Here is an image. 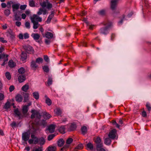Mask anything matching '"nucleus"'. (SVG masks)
<instances>
[{"instance_id": "obj_33", "label": "nucleus", "mask_w": 151, "mask_h": 151, "mask_svg": "<svg viewBox=\"0 0 151 151\" xmlns=\"http://www.w3.org/2000/svg\"><path fill=\"white\" fill-rule=\"evenodd\" d=\"M38 143L41 145H43L45 143L44 138L43 137L40 138Z\"/></svg>"}, {"instance_id": "obj_14", "label": "nucleus", "mask_w": 151, "mask_h": 151, "mask_svg": "<svg viewBox=\"0 0 151 151\" xmlns=\"http://www.w3.org/2000/svg\"><path fill=\"white\" fill-rule=\"evenodd\" d=\"M14 112L15 114V116L18 117L19 119H20L22 116L19 111L18 109H14Z\"/></svg>"}, {"instance_id": "obj_36", "label": "nucleus", "mask_w": 151, "mask_h": 151, "mask_svg": "<svg viewBox=\"0 0 151 151\" xmlns=\"http://www.w3.org/2000/svg\"><path fill=\"white\" fill-rule=\"evenodd\" d=\"M98 14L101 16H104L105 15L106 12L105 9H102L98 12Z\"/></svg>"}, {"instance_id": "obj_51", "label": "nucleus", "mask_w": 151, "mask_h": 151, "mask_svg": "<svg viewBox=\"0 0 151 151\" xmlns=\"http://www.w3.org/2000/svg\"><path fill=\"white\" fill-rule=\"evenodd\" d=\"M103 145L100 147L96 148V150L97 151H106V150L104 149L103 148Z\"/></svg>"}, {"instance_id": "obj_49", "label": "nucleus", "mask_w": 151, "mask_h": 151, "mask_svg": "<svg viewBox=\"0 0 151 151\" xmlns=\"http://www.w3.org/2000/svg\"><path fill=\"white\" fill-rule=\"evenodd\" d=\"M125 16L124 14H123L122 16V18L118 22V24L119 25L121 24L122 22L124 20V18L125 17Z\"/></svg>"}, {"instance_id": "obj_8", "label": "nucleus", "mask_w": 151, "mask_h": 151, "mask_svg": "<svg viewBox=\"0 0 151 151\" xmlns=\"http://www.w3.org/2000/svg\"><path fill=\"white\" fill-rule=\"evenodd\" d=\"M25 49L27 52L28 53H32L34 50L32 47L29 45L25 47Z\"/></svg>"}, {"instance_id": "obj_40", "label": "nucleus", "mask_w": 151, "mask_h": 151, "mask_svg": "<svg viewBox=\"0 0 151 151\" xmlns=\"http://www.w3.org/2000/svg\"><path fill=\"white\" fill-rule=\"evenodd\" d=\"M52 78L51 77H49L47 82L48 86L51 85L52 84Z\"/></svg>"}, {"instance_id": "obj_32", "label": "nucleus", "mask_w": 151, "mask_h": 151, "mask_svg": "<svg viewBox=\"0 0 151 151\" xmlns=\"http://www.w3.org/2000/svg\"><path fill=\"white\" fill-rule=\"evenodd\" d=\"M64 141L62 139H59L58 142V145L59 146L62 147L64 144Z\"/></svg>"}, {"instance_id": "obj_62", "label": "nucleus", "mask_w": 151, "mask_h": 151, "mask_svg": "<svg viewBox=\"0 0 151 151\" xmlns=\"http://www.w3.org/2000/svg\"><path fill=\"white\" fill-rule=\"evenodd\" d=\"M43 8H40L39 9L38 12L37 13V14L38 15H40L43 13Z\"/></svg>"}, {"instance_id": "obj_23", "label": "nucleus", "mask_w": 151, "mask_h": 151, "mask_svg": "<svg viewBox=\"0 0 151 151\" xmlns=\"http://www.w3.org/2000/svg\"><path fill=\"white\" fill-rule=\"evenodd\" d=\"M27 54L24 52H22L21 55V59L22 61H24L26 60L27 57Z\"/></svg>"}, {"instance_id": "obj_6", "label": "nucleus", "mask_w": 151, "mask_h": 151, "mask_svg": "<svg viewBox=\"0 0 151 151\" xmlns=\"http://www.w3.org/2000/svg\"><path fill=\"white\" fill-rule=\"evenodd\" d=\"M30 132H24L22 134V138L24 142H27L29 138Z\"/></svg>"}, {"instance_id": "obj_24", "label": "nucleus", "mask_w": 151, "mask_h": 151, "mask_svg": "<svg viewBox=\"0 0 151 151\" xmlns=\"http://www.w3.org/2000/svg\"><path fill=\"white\" fill-rule=\"evenodd\" d=\"M8 65L10 68L14 67L16 66L15 63L12 60H10L8 62Z\"/></svg>"}, {"instance_id": "obj_39", "label": "nucleus", "mask_w": 151, "mask_h": 151, "mask_svg": "<svg viewBox=\"0 0 151 151\" xmlns=\"http://www.w3.org/2000/svg\"><path fill=\"white\" fill-rule=\"evenodd\" d=\"M10 102L9 101H7L5 104L4 108L6 109H7L10 108Z\"/></svg>"}, {"instance_id": "obj_19", "label": "nucleus", "mask_w": 151, "mask_h": 151, "mask_svg": "<svg viewBox=\"0 0 151 151\" xmlns=\"http://www.w3.org/2000/svg\"><path fill=\"white\" fill-rule=\"evenodd\" d=\"M16 101L17 102H21L23 99L22 96L20 94L17 95L15 98Z\"/></svg>"}, {"instance_id": "obj_54", "label": "nucleus", "mask_w": 151, "mask_h": 151, "mask_svg": "<svg viewBox=\"0 0 151 151\" xmlns=\"http://www.w3.org/2000/svg\"><path fill=\"white\" fill-rule=\"evenodd\" d=\"M73 140L71 138H69L66 140V144H70L73 141Z\"/></svg>"}, {"instance_id": "obj_43", "label": "nucleus", "mask_w": 151, "mask_h": 151, "mask_svg": "<svg viewBox=\"0 0 151 151\" xmlns=\"http://www.w3.org/2000/svg\"><path fill=\"white\" fill-rule=\"evenodd\" d=\"M18 71L19 73L23 74L24 73L25 71L23 67H21L19 69Z\"/></svg>"}, {"instance_id": "obj_42", "label": "nucleus", "mask_w": 151, "mask_h": 151, "mask_svg": "<svg viewBox=\"0 0 151 151\" xmlns=\"http://www.w3.org/2000/svg\"><path fill=\"white\" fill-rule=\"evenodd\" d=\"M4 12L6 16H8L10 14V9H6L4 10Z\"/></svg>"}, {"instance_id": "obj_28", "label": "nucleus", "mask_w": 151, "mask_h": 151, "mask_svg": "<svg viewBox=\"0 0 151 151\" xmlns=\"http://www.w3.org/2000/svg\"><path fill=\"white\" fill-rule=\"evenodd\" d=\"M33 97L36 100L39 99V94L38 92L35 91L32 93Z\"/></svg>"}, {"instance_id": "obj_25", "label": "nucleus", "mask_w": 151, "mask_h": 151, "mask_svg": "<svg viewBox=\"0 0 151 151\" xmlns=\"http://www.w3.org/2000/svg\"><path fill=\"white\" fill-rule=\"evenodd\" d=\"M14 17L16 20L20 21L21 19L20 15H19L17 14L16 12H14Z\"/></svg>"}, {"instance_id": "obj_16", "label": "nucleus", "mask_w": 151, "mask_h": 151, "mask_svg": "<svg viewBox=\"0 0 151 151\" xmlns=\"http://www.w3.org/2000/svg\"><path fill=\"white\" fill-rule=\"evenodd\" d=\"M30 19L31 21L33 23V28L34 29H36L38 28V23L37 22H36V21L34 20L33 19H31L30 18Z\"/></svg>"}, {"instance_id": "obj_58", "label": "nucleus", "mask_w": 151, "mask_h": 151, "mask_svg": "<svg viewBox=\"0 0 151 151\" xmlns=\"http://www.w3.org/2000/svg\"><path fill=\"white\" fill-rule=\"evenodd\" d=\"M85 23L87 25L89 26V28L91 30H92L93 29V27H94V25H91L89 23V22L87 21H86Z\"/></svg>"}, {"instance_id": "obj_30", "label": "nucleus", "mask_w": 151, "mask_h": 151, "mask_svg": "<svg viewBox=\"0 0 151 151\" xmlns=\"http://www.w3.org/2000/svg\"><path fill=\"white\" fill-rule=\"evenodd\" d=\"M109 138H106L105 139L104 143L107 145H109L111 143V141Z\"/></svg>"}, {"instance_id": "obj_3", "label": "nucleus", "mask_w": 151, "mask_h": 151, "mask_svg": "<svg viewBox=\"0 0 151 151\" xmlns=\"http://www.w3.org/2000/svg\"><path fill=\"white\" fill-rule=\"evenodd\" d=\"M142 1L144 2V7L142 9L143 14L145 15L149 16H150L151 12H150V4L148 0H142Z\"/></svg>"}, {"instance_id": "obj_2", "label": "nucleus", "mask_w": 151, "mask_h": 151, "mask_svg": "<svg viewBox=\"0 0 151 151\" xmlns=\"http://www.w3.org/2000/svg\"><path fill=\"white\" fill-rule=\"evenodd\" d=\"M47 122L44 119L40 120L37 122H36V124L33 123L32 125L33 129L37 130L39 129L38 126H41L43 128H45L47 125Z\"/></svg>"}, {"instance_id": "obj_17", "label": "nucleus", "mask_w": 151, "mask_h": 151, "mask_svg": "<svg viewBox=\"0 0 151 151\" xmlns=\"http://www.w3.org/2000/svg\"><path fill=\"white\" fill-rule=\"evenodd\" d=\"M55 114L58 116L60 115L62 113V110L60 108H57L54 110Z\"/></svg>"}, {"instance_id": "obj_21", "label": "nucleus", "mask_w": 151, "mask_h": 151, "mask_svg": "<svg viewBox=\"0 0 151 151\" xmlns=\"http://www.w3.org/2000/svg\"><path fill=\"white\" fill-rule=\"evenodd\" d=\"M25 79V76L24 75H20L18 77V80L20 83H22L24 82Z\"/></svg>"}, {"instance_id": "obj_29", "label": "nucleus", "mask_w": 151, "mask_h": 151, "mask_svg": "<svg viewBox=\"0 0 151 151\" xmlns=\"http://www.w3.org/2000/svg\"><path fill=\"white\" fill-rule=\"evenodd\" d=\"M65 126H61L59 129V132L61 134H64L65 133Z\"/></svg>"}, {"instance_id": "obj_48", "label": "nucleus", "mask_w": 151, "mask_h": 151, "mask_svg": "<svg viewBox=\"0 0 151 151\" xmlns=\"http://www.w3.org/2000/svg\"><path fill=\"white\" fill-rule=\"evenodd\" d=\"M55 136V135L54 134H52L49 135L48 137L47 140L48 141L51 140Z\"/></svg>"}, {"instance_id": "obj_11", "label": "nucleus", "mask_w": 151, "mask_h": 151, "mask_svg": "<svg viewBox=\"0 0 151 151\" xmlns=\"http://www.w3.org/2000/svg\"><path fill=\"white\" fill-rule=\"evenodd\" d=\"M55 126L53 124L50 125L48 127L47 130L50 133H53L55 131Z\"/></svg>"}, {"instance_id": "obj_27", "label": "nucleus", "mask_w": 151, "mask_h": 151, "mask_svg": "<svg viewBox=\"0 0 151 151\" xmlns=\"http://www.w3.org/2000/svg\"><path fill=\"white\" fill-rule=\"evenodd\" d=\"M81 130L82 133L83 135H85L87 132V128L86 126H83L81 128Z\"/></svg>"}, {"instance_id": "obj_52", "label": "nucleus", "mask_w": 151, "mask_h": 151, "mask_svg": "<svg viewBox=\"0 0 151 151\" xmlns=\"http://www.w3.org/2000/svg\"><path fill=\"white\" fill-rule=\"evenodd\" d=\"M48 151H55L56 148L54 147H49L47 148Z\"/></svg>"}, {"instance_id": "obj_59", "label": "nucleus", "mask_w": 151, "mask_h": 151, "mask_svg": "<svg viewBox=\"0 0 151 151\" xmlns=\"http://www.w3.org/2000/svg\"><path fill=\"white\" fill-rule=\"evenodd\" d=\"M78 46L79 47L82 46L83 47H86L87 44L85 42H82L78 44Z\"/></svg>"}, {"instance_id": "obj_4", "label": "nucleus", "mask_w": 151, "mask_h": 151, "mask_svg": "<svg viewBox=\"0 0 151 151\" xmlns=\"http://www.w3.org/2000/svg\"><path fill=\"white\" fill-rule=\"evenodd\" d=\"M4 50V48L2 47H0V60L3 61V63L1 64V66H4L7 63L8 60L9 55L4 53H1Z\"/></svg>"}, {"instance_id": "obj_20", "label": "nucleus", "mask_w": 151, "mask_h": 151, "mask_svg": "<svg viewBox=\"0 0 151 151\" xmlns=\"http://www.w3.org/2000/svg\"><path fill=\"white\" fill-rule=\"evenodd\" d=\"M45 36L48 39H51L53 37V35L51 32H47L45 33Z\"/></svg>"}, {"instance_id": "obj_5", "label": "nucleus", "mask_w": 151, "mask_h": 151, "mask_svg": "<svg viewBox=\"0 0 151 151\" xmlns=\"http://www.w3.org/2000/svg\"><path fill=\"white\" fill-rule=\"evenodd\" d=\"M93 140L96 144V148L100 147L101 146L103 145V142L101 141V139L99 137L96 136L93 138Z\"/></svg>"}, {"instance_id": "obj_53", "label": "nucleus", "mask_w": 151, "mask_h": 151, "mask_svg": "<svg viewBox=\"0 0 151 151\" xmlns=\"http://www.w3.org/2000/svg\"><path fill=\"white\" fill-rule=\"evenodd\" d=\"M13 3V2L11 1H8L6 5V6L7 7L8 9H11V4Z\"/></svg>"}, {"instance_id": "obj_12", "label": "nucleus", "mask_w": 151, "mask_h": 151, "mask_svg": "<svg viewBox=\"0 0 151 151\" xmlns=\"http://www.w3.org/2000/svg\"><path fill=\"white\" fill-rule=\"evenodd\" d=\"M31 19H33L34 20L36 21V22H41L42 21V18L39 17L38 15L36 14H34L32 17L30 18Z\"/></svg>"}, {"instance_id": "obj_22", "label": "nucleus", "mask_w": 151, "mask_h": 151, "mask_svg": "<svg viewBox=\"0 0 151 151\" xmlns=\"http://www.w3.org/2000/svg\"><path fill=\"white\" fill-rule=\"evenodd\" d=\"M86 147L87 148V150H92L93 149V146L92 143L89 142L86 144Z\"/></svg>"}, {"instance_id": "obj_46", "label": "nucleus", "mask_w": 151, "mask_h": 151, "mask_svg": "<svg viewBox=\"0 0 151 151\" xmlns=\"http://www.w3.org/2000/svg\"><path fill=\"white\" fill-rule=\"evenodd\" d=\"M29 4L31 7H34L35 6V2L33 0H29Z\"/></svg>"}, {"instance_id": "obj_13", "label": "nucleus", "mask_w": 151, "mask_h": 151, "mask_svg": "<svg viewBox=\"0 0 151 151\" xmlns=\"http://www.w3.org/2000/svg\"><path fill=\"white\" fill-rule=\"evenodd\" d=\"M19 4H13L12 5V11L13 13L16 12L17 10L19 9Z\"/></svg>"}, {"instance_id": "obj_50", "label": "nucleus", "mask_w": 151, "mask_h": 151, "mask_svg": "<svg viewBox=\"0 0 151 151\" xmlns=\"http://www.w3.org/2000/svg\"><path fill=\"white\" fill-rule=\"evenodd\" d=\"M83 145L82 144H79L76 147H75V149H81L83 148Z\"/></svg>"}, {"instance_id": "obj_7", "label": "nucleus", "mask_w": 151, "mask_h": 151, "mask_svg": "<svg viewBox=\"0 0 151 151\" xmlns=\"http://www.w3.org/2000/svg\"><path fill=\"white\" fill-rule=\"evenodd\" d=\"M116 130L115 129L112 130L109 133L108 135L109 138L114 139L116 137Z\"/></svg>"}, {"instance_id": "obj_63", "label": "nucleus", "mask_w": 151, "mask_h": 151, "mask_svg": "<svg viewBox=\"0 0 151 151\" xmlns=\"http://www.w3.org/2000/svg\"><path fill=\"white\" fill-rule=\"evenodd\" d=\"M47 3L45 1L43 2L42 3L40 4V5L42 6L43 8L45 7L46 6L47 4Z\"/></svg>"}, {"instance_id": "obj_60", "label": "nucleus", "mask_w": 151, "mask_h": 151, "mask_svg": "<svg viewBox=\"0 0 151 151\" xmlns=\"http://www.w3.org/2000/svg\"><path fill=\"white\" fill-rule=\"evenodd\" d=\"M55 11L54 10H52L51 12V14L48 16V17L52 19L54 16Z\"/></svg>"}, {"instance_id": "obj_35", "label": "nucleus", "mask_w": 151, "mask_h": 151, "mask_svg": "<svg viewBox=\"0 0 151 151\" xmlns=\"http://www.w3.org/2000/svg\"><path fill=\"white\" fill-rule=\"evenodd\" d=\"M8 32L9 34V35L10 38L13 39L15 38L14 35L13 33L12 30L11 29H10L9 31H8Z\"/></svg>"}, {"instance_id": "obj_18", "label": "nucleus", "mask_w": 151, "mask_h": 151, "mask_svg": "<svg viewBox=\"0 0 151 151\" xmlns=\"http://www.w3.org/2000/svg\"><path fill=\"white\" fill-rule=\"evenodd\" d=\"M46 99L45 101V103L49 106H50L52 104V101L51 99L48 98L46 95L45 96Z\"/></svg>"}, {"instance_id": "obj_9", "label": "nucleus", "mask_w": 151, "mask_h": 151, "mask_svg": "<svg viewBox=\"0 0 151 151\" xmlns=\"http://www.w3.org/2000/svg\"><path fill=\"white\" fill-rule=\"evenodd\" d=\"M117 5L116 0H112L111 1V8L113 10H114L116 9Z\"/></svg>"}, {"instance_id": "obj_37", "label": "nucleus", "mask_w": 151, "mask_h": 151, "mask_svg": "<svg viewBox=\"0 0 151 151\" xmlns=\"http://www.w3.org/2000/svg\"><path fill=\"white\" fill-rule=\"evenodd\" d=\"M111 122L112 123L113 125L115 126L118 128L119 129L120 125L116 123V120H113Z\"/></svg>"}, {"instance_id": "obj_10", "label": "nucleus", "mask_w": 151, "mask_h": 151, "mask_svg": "<svg viewBox=\"0 0 151 151\" xmlns=\"http://www.w3.org/2000/svg\"><path fill=\"white\" fill-rule=\"evenodd\" d=\"M42 116L43 118L45 119V120H47L50 118L51 115L50 114L45 111L42 112Z\"/></svg>"}, {"instance_id": "obj_26", "label": "nucleus", "mask_w": 151, "mask_h": 151, "mask_svg": "<svg viewBox=\"0 0 151 151\" xmlns=\"http://www.w3.org/2000/svg\"><path fill=\"white\" fill-rule=\"evenodd\" d=\"M31 36L35 40H38L40 37V35L37 33H32L31 35Z\"/></svg>"}, {"instance_id": "obj_64", "label": "nucleus", "mask_w": 151, "mask_h": 151, "mask_svg": "<svg viewBox=\"0 0 151 151\" xmlns=\"http://www.w3.org/2000/svg\"><path fill=\"white\" fill-rule=\"evenodd\" d=\"M32 151H43V150L42 147H40L35 150H33Z\"/></svg>"}, {"instance_id": "obj_38", "label": "nucleus", "mask_w": 151, "mask_h": 151, "mask_svg": "<svg viewBox=\"0 0 151 151\" xmlns=\"http://www.w3.org/2000/svg\"><path fill=\"white\" fill-rule=\"evenodd\" d=\"M22 112L24 114L26 113L28 111V106H23L22 108Z\"/></svg>"}, {"instance_id": "obj_57", "label": "nucleus", "mask_w": 151, "mask_h": 151, "mask_svg": "<svg viewBox=\"0 0 151 151\" xmlns=\"http://www.w3.org/2000/svg\"><path fill=\"white\" fill-rule=\"evenodd\" d=\"M10 126L12 128H14L17 127L18 126V124H17L15 122L13 121L11 124Z\"/></svg>"}, {"instance_id": "obj_45", "label": "nucleus", "mask_w": 151, "mask_h": 151, "mask_svg": "<svg viewBox=\"0 0 151 151\" xmlns=\"http://www.w3.org/2000/svg\"><path fill=\"white\" fill-rule=\"evenodd\" d=\"M36 111L35 110H32L31 112L32 114L31 115V118L32 119H34L36 117Z\"/></svg>"}, {"instance_id": "obj_61", "label": "nucleus", "mask_w": 151, "mask_h": 151, "mask_svg": "<svg viewBox=\"0 0 151 151\" xmlns=\"http://www.w3.org/2000/svg\"><path fill=\"white\" fill-rule=\"evenodd\" d=\"M146 106L149 111H151V106L150 104L149 103H147L146 104Z\"/></svg>"}, {"instance_id": "obj_1", "label": "nucleus", "mask_w": 151, "mask_h": 151, "mask_svg": "<svg viewBox=\"0 0 151 151\" xmlns=\"http://www.w3.org/2000/svg\"><path fill=\"white\" fill-rule=\"evenodd\" d=\"M102 24L106 26L101 28L99 32L101 34L106 35L108 33V30L112 25V23L111 22L107 20L104 21Z\"/></svg>"}, {"instance_id": "obj_56", "label": "nucleus", "mask_w": 151, "mask_h": 151, "mask_svg": "<svg viewBox=\"0 0 151 151\" xmlns=\"http://www.w3.org/2000/svg\"><path fill=\"white\" fill-rule=\"evenodd\" d=\"M69 146V145L68 144L65 145L64 147L61 149V150L62 151H66V149H68Z\"/></svg>"}, {"instance_id": "obj_55", "label": "nucleus", "mask_w": 151, "mask_h": 151, "mask_svg": "<svg viewBox=\"0 0 151 151\" xmlns=\"http://www.w3.org/2000/svg\"><path fill=\"white\" fill-rule=\"evenodd\" d=\"M5 75L6 78L8 80H10L11 78V76L10 73L9 72H6L5 73Z\"/></svg>"}, {"instance_id": "obj_44", "label": "nucleus", "mask_w": 151, "mask_h": 151, "mask_svg": "<svg viewBox=\"0 0 151 151\" xmlns=\"http://www.w3.org/2000/svg\"><path fill=\"white\" fill-rule=\"evenodd\" d=\"M42 69L44 72L47 73L49 71V68L47 66L45 65L42 67Z\"/></svg>"}, {"instance_id": "obj_34", "label": "nucleus", "mask_w": 151, "mask_h": 151, "mask_svg": "<svg viewBox=\"0 0 151 151\" xmlns=\"http://www.w3.org/2000/svg\"><path fill=\"white\" fill-rule=\"evenodd\" d=\"M29 89V86L27 84L24 85L22 88V90L25 92H27Z\"/></svg>"}, {"instance_id": "obj_31", "label": "nucleus", "mask_w": 151, "mask_h": 151, "mask_svg": "<svg viewBox=\"0 0 151 151\" xmlns=\"http://www.w3.org/2000/svg\"><path fill=\"white\" fill-rule=\"evenodd\" d=\"M36 117L35 122H37V120L38 119V121L40 120L41 117L42 116L40 114V113L38 111H36Z\"/></svg>"}, {"instance_id": "obj_15", "label": "nucleus", "mask_w": 151, "mask_h": 151, "mask_svg": "<svg viewBox=\"0 0 151 151\" xmlns=\"http://www.w3.org/2000/svg\"><path fill=\"white\" fill-rule=\"evenodd\" d=\"M36 63H37L34 60H32L31 63V67L34 70H35L38 66Z\"/></svg>"}, {"instance_id": "obj_41", "label": "nucleus", "mask_w": 151, "mask_h": 151, "mask_svg": "<svg viewBox=\"0 0 151 151\" xmlns=\"http://www.w3.org/2000/svg\"><path fill=\"white\" fill-rule=\"evenodd\" d=\"M43 61V58H42L40 57L37 58L35 61L38 64H40V63H42Z\"/></svg>"}, {"instance_id": "obj_47", "label": "nucleus", "mask_w": 151, "mask_h": 151, "mask_svg": "<svg viewBox=\"0 0 151 151\" xmlns=\"http://www.w3.org/2000/svg\"><path fill=\"white\" fill-rule=\"evenodd\" d=\"M76 126L75 124H72L70 127V129L71 131H73L76 129Z\"/></svg>"}]
</instances>
